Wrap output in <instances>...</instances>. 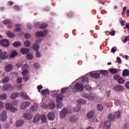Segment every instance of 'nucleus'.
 I'll return each instance as SVG.
<instances>
[{
  "label": "nucleus",
  "instance_id": "f257e3e1",
  "mask_svg": "<svg viewBox=\"0 0 129 129\" xmlns=\"http://www.w3.org/2000/svg\"><path fill=\"white\" fill-rule=\"evenodd\" d=\"M54 96H56V107L57 108H61L63 106L62 100H63V95L60 94L58 95L57 93L54 94Z\"/></svg>",
  "mask_w": 129,
  "mask_h": 129
},
{
  "label": "nucleus",
  "instance_id": "f03ea898",
  "mask_svg": "<svg viewBox=\"0 0 129 129\" xmlns=\"http://www.w3.org/2000/svg\"><path fill=\"white\" fill-rule=\"evenodd\" d=\"M84 89V86L82 84L77 83L74 87L72 88L73 92L76 93L77 91H82Z\"/></svg>",
  "mask_w": 129,
  "mask_h": 129
},
{
  "label": "nucleus",
  "instance_id": "7ed1b4c3",
  "mask_svg": "<svg viewBox=\"0 0 129 129\" xmlns=\"http://www.w3.org/2000/svg\"><path fill=\"white\" fill-rule=\"evenodd\" d=\"M32 49L34 51H36V55L37 58H40L41 57V52L39 51V49H40V45L38 44V43H35L33 45Z\"/></svg>",
  "mask_w": 129,
  "mask_h": 129
},
{
  "label": "nucleus",
  "instance_id": "20e7f679",
  "mask_svg": "<svg viewBox=\"0 0 129 129\" xmlns=\"http://www.w3.org/2000/svg\"><path fill=\"white\" fill-rule=\"evenodd\" d=\"M67 113H68V109L66 108L62 109L59 113V117L60 118H64L66 117Z\"/></svg>",
  "mask_w": 129,
  "mask_h": 129
},
{
  "label": "nucleus",
  "instance_id": "39448f33",
  "mask_svg": "<svg viewBox=\"0 0 129 129\" xmlns=\"http://www.w3.org/2000/svg\"><path fill=\"white\" fill-rule=\"evenodd\" d=\"M6 108L7 110H11L12 112H16V111H18V109L17 108L13 107V105L11 104H6Z\"/></svg>",
  "mask_w": 129,
  "mask_h": 129
},
{
  "label": "nucleus",
  "instance_id": "423d86ee",
  "mask_svg": "<svg viewBox=\"0 0 129 129\" xmlns=\"http://www.w3.org/2000/svg\"><path fill=\"white\" fill-rule=\"evenodd\" d=\"M0 43L2 46H3V47H5L6 48H8V47L10 46V41L8 39L1 40Z\"/></svg>",
  "mask_w": 129,
  "mask_h": 129
},
{
  "label": "nucleus",
  "instance_id": "0eeeda50",
  "mask_svg": "<svg viewBox=\"0 0 129 129\" xmlns=\"http://www.w3.org/2000/svg\"><path fill=\"white\" fill-rule=\"evenodd\" d=\"M8 116H7V112L3 111L1 114V120L2 121H6Z\"/></svg>",
  "mask_w": 129,
  "mask_h": 129
},
{
  "label": "nucleus",
  "instance_id": "6e6552de",
  "mask_svg": "<svg viewBox=\"0 0 129 129\" xmlns=\"http://www.w3.org/2000/svg\"><path fill=\"white\" fill-rule=\"evenodd\" d=\"M113 89L115 91H123V90H124L123 87L120 85H116L114 86Z\"/></svg>",
  "mask_w": 129,
  "mask_h": 129
},
{
  "label": "nucleus",
  "instance_id": "1a4fd4ad",
  "mask_svg": "<svg viewBox=\"0 0 129 129\" xmlns=\"http://www.w3.org/2000/svg\"><path fill=\"white\" fill-rule=\"evenodd\" d=\"M30 104V102H23L20 105V109L22 110L26 109L27 107L29 106Z\"/></svg>",
  "mask_w": 129,
  "mask_h": 129
},
{
  "label": "nucleus",
  "instance_id": "9d476101",
  "mask_svg": "<svg viewBox=\"0 0 129 129\" xmlns=\"http://www.w3.org/2000/svg\"><path fill=\"white\" fill-rule=\"evenodd\" d=\"M13 89V87L11 84H7L3 86L4 90H7V91H11Z\"/></svg>",
  "mask_w": 129,
  "mask_h": 129
},
{
  "label": "nucleus",
  "instance_id": "9b49d317",
  "mask_svg": "<svg viewBox=\"0 0 129 129\" xmlns=\"http://www.w3.org/2000/svg\"><path fill=\"white\" fill-rule=\"evenodd\" d=\"M9 57V53L7 52H3L0 55V58L2 60H5Z\"/></svg>",
  "mask_w": 129,
  "mask_h": 129
},
{
  "label": "nucleus",
  "instance_id": "f8f14e48",
  "mask_svg": "<svg viewBox=\"0 0 129 129\" xmlns=\"http://www.w3.org/2000/svg\"><path fill=\"white\" fill-rule=\"evenodd\" d=\"M47 117L49 120H54V118H55V114L54 113V112H50L48 113Z\"/></svg>",
  "mask_w": 129,
  "mask_h": 129
},
{
  "label": "nucleus",
  "instance_id": "ddd939ff",
  "mask_svg": "<svg viewBox=\"0 0 129 129\" xmlns=\"http://www.w3.org/2000/svg\"><path fill=\"white\" fill-rule=\"evenodd\" d=\"M19 96L21 97H23V98H24L25 100H28V99L30 98V97H29L27 93L23 92L19 93Z\"/></svg>",
  "mask_w": 129,
  "mask_h": 129
},
{
  "label": "nucleus",
  "instance_id": "4468645a",
  "mask_svg": "<svg viewBox=\"0 0 129 129\" xmlns=\"http://www.w3.org/2000/svg\"><path fill=\"white\" fill-rule=\"evenodd\" d=\"M47 33H48L47 31H45L44 32L40 31L36 32L35 35L36 37H43L45 36V35H47L46 34Z\"/></svg>",
  "mask_w": 129,
  "mask_h": 129
},
{
  "label": "nucleus",
  "instance_id": "2eb2a0df",
  "mask_svg": "<svg viewBox=\"0 0 129 129\" xmlns=\"http://www.w3.org/2000/svg\"><path fill=\"white\" fill-rule=\"evenodd\" d=\"M23 117H24L25 119H31V118H33V115L30 113H26L23 115Z\"/></svg>",
  "mask_w": 129,
  "mask_h": 129
},
{
  "label": "nucleus",
  "instance_id": "dca6fc26",
  "mask_svg": "<svg viewBox=\"0 0 129 129\" xmlns=\"http://www.w3.org/2000/svg\"><path fill=\"white\" fill-rule=\"evenodd\" d=\"M55 103H54L53 102H50L49 103H48V105L47 106L48 108H49V109H54V108H55Z\"/></svg>",
  "mask_w": 129,
  "mask_h": 129
},
{
  "label": "nucleus",
  "instance_id": "f3484780",
  "mask_svg": "<svg viewBox=\"0 0 129 129\" xmlns=\"http://www.w3.org/2000/svg\"><path fill=\"white\" fill-rule=\"evenodd\" d=\"M91 76L92 77V78H94V79H97L100 77V75L99 73H95L92 74Z\"/></svg>",
  "mask_w": 129,
  "mask_h": 129
},
{
  "label": "nucleus",
  "instance_id": "a211bd4d",
  "mask_svg": "<svg viewBox=\"0 0 129 129\" xmlns=\"http://www.w3.org/2000/svg\"><path fill=\"white\" fill-rule=\"evenodd\" d=\"M12 69H13V65L11 64H7L5 67V70L7 72H10V71H11V70H12Z\"/></svg>",
  "mask_w": 129,
  "mask_h": 129
},
{
  "label": "nucleus",
  "instance_id": "6ab92c4d",
  "mask_svg": "<svg viewBox=\"0 0 129 129\" xmlns=\"http://www.w3.org/2000/svg\"><path fill=\"white\" fill-rule=\"evenodd\" d=\"M20 52L23 54H28V53L30 52V49L27 48H23L21 49H20Z\"/></svg>",
  "mask_w": 129,
  "mask_h": 129
},
{
  "label": "nucleus",
  "instance_id": "aec40b11",
  "mask_svg": "<svg viewBox=\"0 0 129 129\" xmlns=\"http://www.w3.org/2000/svg\"><path fill=\"white\" fill-rule=\"evenodd\" d=\"M110 125H111V124L110 123V122L109 121H105L104 126L106 129L110 128Z\"/></svg>",
  "mask_w": 129,
  "mask_h": 129
},
{
  "label": "nucleus",
  "instance_id": "412c9836",
  "mask_svg": "<svg viewBox=\"0 0 129 129\" xmlns=\"http://www.w3.org/2000/svg\"><path fill=\"white\" fill-rule=\"evenodd\" d=\"M41 93L43 96H46L49 94V93H50V91L48 89H45L42 90Z\"/></svg>",
  "mask_w": 129,
  "mask_h": 129
},
{
  "label": "nucleus",
  "instance_id": "4be33fe9",
  "mask_svg": "<svg viewBox=\"0 0 129 129\" xmlns=\"http://www.w3.org/2000/svg\"><path fill=\"white\" fill-rule=\"evenodd\" d=\"M40 119H41V115H40L39 114H36L34 116L33 121H34V122H37L39 121V120H40Z\"/></svg>",
  "mask_w": 129,
  "mask_h": 129
},
{
  "label": "nucleus",
  "instance_id": "5701e85b",
  "mask_svg": "<svg viewBox=\"0 0 129 129\" xmlns=\"http://www.w3.org/2000/svg\"><path fill=\"white\" fill-rule=\"evenodd\" d=\"M19 95H20L18 93H14L11 96V99H16L17 97H19Z\"/></svg>",
  "mask_w": 129,
  "mask_h": 129
},
{
  "label": "nucleus",
  "instance_id": "b1692460",
  "mask_svg": "<svg viewBox=\"0 0 129 129\" xmlns=\"http://www.w3.org/2000/svg\"><path fill=\"white\" fill-rule=\"evenodd\" d=\"M94 115V111H90L87 115L88 118H92Z\"/></svg>",
  "mask_w": 129,
  "mask_h": 129
},
{
  "label": "nucleus",
  "instance_id": "393cba45",
  "mask_svg": "<svg viewBox=\"0 0 129 129\" xmlns=\"http://www.w3.org/2000/svg\"><path fill=\"white\" fill-rule=\"evenodd\" d=\"M108 71L111 73V74H116L117 73V69L111 68L109 69Z\"/></svg>",
  "mask_w": 129,
  "mask_h": 129
},
{
  "label": "nucleus",
  "instance_id": "a878e982",
  "mask_svg": "<svg viewBox=\"0 0 129 129\" xmlns=\"http://www.w3.org/2000/svg\"><path fill=\"white\" fill-rule=\"evenodd\" d=\"M21 42L19 41H16L13 44V47H15V48H19L21 47Z\"/></svg>",
  "mask_w": 129,
  "mask_h": 129
},
{
  "label": "nucleus",
  "instance_id": "bb28decb",
  "mask_svg": "<svg viewBox=\"0 0 129 129\" xmlns=\"http://www.w3.org/2000/svg\"><path fill=\"white\" fill-rule=\"evenodd\" d=\"M17 55H18V53H17L16 50L12 51V52L10 55V58H15V57H16Z\"/></svg>",
  "mask_w": 129,
  "mask_h": 129
},
{
  "label": "nucleus",
  "instance_id": "cd10ccee",
  "mask_svg": "<svg viewBox=\"0 0 129 129\" xmlns=\"http://www.w3.org/2000/svg\"><path fill=\"white\" fill-rule=\"evenodd\" d=\"M24 120H18L16 124V126H21L22 125H23V124H24Z\"/></svg>",
  "mask_w": 129,
  "mask_h": 129
},
{
  "label": "nucleus",
  "instance_id": "c85d7f7f",
  "mask_svg": "<svg viewBox=\"0 0 129 129\" xmlns=\"http://www.w3.org/2000/svg\"><path fill=\"white\" fill-rule=\"evenodd\" d=\"M100 73H101L102 75H104V76H106V75H108V71L106 70H101Z\"/></svg>",
  "mask_w": 129,
  "mask_h": 129
},
{
  "label": "nucleus",
  "instance_id": "c756f323",
  "mask_svg": "<svg viewBox=\"0 0 129 129\" xmlns=\"http://www.w3.org/2000/svg\"><path fill=\"white\" fill-rule=\"evenodd\" d=\"M6 35L9 37V38H14V37H15V34L11 32V31H8L6 33Z\"/></svg>",
  "mask_w": 129,
  "mask_h": 129
},
{
  "label": "nucleus",
  "instance_id": "7c9ffc66",
  "mask_svg": "<svg viewBox=\"0 0 129 129\" xmlns=\"http://www.w3.org/2000/svg\"><path fill=\"white\" fill-rule=\"evenodd\" d=\"M108 118L109 121H113V120H114V116L111 114H109L108 116Z\"/></svg>",
  "mask_w": 129,
  "mask_h": 129
},
{
  "label": "nucleus",
  "instance_id": "2f4dec72",
  "mask_svg": "<svg viewBox=\"0 0 129 129\" xmlns=\"http://www.w3.org/2000/svg\"><path fill=\"white\" fill-rule=\"evenodd\" d=\"M114 117H115L116 118H119V117H120V111H117L115 113Z\"/></svg>",
  "mask_w": 129,
  "mask_h": 129
},
{
  "label": "nucleus",
  "instance_id": "473e14b6",
  "mask_svg": "<svg viewBox=\"0 0 129 129\" xmlns=\"http://www.w3.org/2000/svg\"><path fill=\"white\" fill-rule=\"evenodd\" d=\"M97 110H98V111H102L103 110V106L102 105L99 104L97 106Z\"/></svg>",
  "mask_w": 129,
  "mask_h": 129
},
{
  "label": "nucleus",
  "instance_id": "72a5a7b5",
  "mask_svg": "<svg viewBox=\"0 0 129 129\" xmlns=\"http://www.w3.org/2000/svg\"><path fill=\"white\" fill-rule=\"evenodd\" d=\"M48 27V25L46 23H42L40 25L39 28L40 29H45Z\"/></svg>",
  "mask_w": 129,
  "mask_h": 129
},
{
  "label": "nucleus",
  "instance_id": "f704fd0d",
  "mask_svg": "<svg viewBox=\"0 0 129 129\" xmlns=\"http://www.w3.org/2000/svg\"><path fill=\"white\" fill-rule=\"evenodd\" d=\"M123 76H129V71L127 70H125L123 71Z\"/></svg>",
  "mask_w": 129,
  "mask_h": 129
},
{
  "label": "nucleus",
  "instance_id": "c9c22d12",
  "mask_svg": "<svg viewBox=\"0 0 129 129\" xmlns=\"http://www.w3.org/2000/svg\"><path fill=\"white\" fill-rule=\"evenodd\" d=\"M41 120L43 122H46L47 121V117L45 115H42L41 116Z\"/></svg>",
  "mask_w": 129,
  "mask_h": 129
},
{
  "label": "nucleus",
  "instance_id": "e433bc0d",
  "mask_svg": "<svg viewBox=\"0 0 129 129\" xmlns=\"http://www.w3.org/2000/svg\"><path fill=\"white\" fill-rule=\"evenodd\" d=\"M0 99H1L2 100H5V99H7V94H2L0 96Z\"/></svg>",
  "mask_w": 129,
  "mask_h": 129
},
{
  "label": "nucleus",
  "instance_id": "4c0bfd02",
  "mask_svg": "<svg viewBox=\"0 0 129 129\" xmlns=\"http://www.w3.org/2000/svg\"><path fill=\"white\" fill-rule=\"evenodd\" d=\"M31 110L32 111H37L38 110V106L37 105H33L31 107Z\"/></svg>",
  "mask_w": 129,
  "mask_h": 129
},
{
  "label": "nucleus",
  "instance_id": "58836bf2",
  "mask_svg": "<svg viewBox=\"0 0 129 129\" xmlns=\"http://www.w3.org/2000/svg\"><path fill=\"white\" fill-rule=\"evenodd\" d=\"M4 25H8V24H12V21L11 20H5L3 21Z\"/></svg>",
  "mask_w": 129,
  "mask_h": 129
},
{
  "label": "nucleus",
  "instance_id": "ea45409f",
  "mask_svg": "<svg viewBox=\"0 0 129 129\" xmlns=\"http://www.w3.org/2000/svg\"><path fill=\"white\" fill-rule=\"evenodd\" d=\"M118 82L119 83V84H122L123 83H124V79L123 78H119Z\"/></svg>",
  "mask_w": 129,
  "mask_h": 129
},
{
  "label": "nucleus",
  "instance_id": "a19ab883",
  "mask_svg": "<svg viewBox=\"0 0 129 129\" xmlns=\"http://www.w3.org/2000/svg\"><path fill=\"white\" fill-rule=\"evenodd\" d=\"M26 57L29 60H33L34 59V56L31 53H29Z\"/></svg>",
  "mask_w": 129,
  "mask_h": 129
},
{
  "label": "nucleus",
  "instance_id": "79ce46f5",
  "mask_svg": "<svg viewBox=\"0 0 129 129\" xmlns=\"http://www.w3.org/2000/svg\"><path fill=\"white\" fill-rule=\"evenodd\" d=\"M33 68L35 69H39V68H40V64L38 62H35L33 65Z\"/></svg>",
  "mask_w": 129,
  "mask_h": 129
},
{
  "label": "nucleus",
  "instance_id": "37998d69",
  "mask_svg": "<svg viewBox=\"0 0 129 129\" xmlns=\"http://www.w3.org/2000/svg\"><path fill=\"white\" fill-rule=\"evenodd\" d=\"M88 80H89V78H88V77H85L82 79V82L84 83L85 82H87Z\"/></svg>",
  "mask_w": 129,
  "mask_h": 129
},
{
  "label": "nucleus",
  "instance_id": "c03bdc74",
  "mask_svg": "<svg viewBox=\"0 0 129 129\" xmlns=\"http://www.w3.org/2000/svg\"><path fill=\"white\" fill-rule=\"evenodd\" d=\"M24 45L25 47H30L31 46V42L27 40L24 42Z\"/></svg>",
  "mask_w": 129,
  "mask_h": 129
},
{
  "label": "nucleus",
  "instance_id": "a18cd8bd",
  "mask_svg": "<svg viewBox=\"0 0 129 129\" xmlns=\"http://www.w3.org/2000/svg\"><path fill=\"white\" fill-rule=\"evenodd\" d=\"M10 81V78L9 77H6L3 79L2 82L3 83H6L7 82H9Z\"/></svg>",
  "mask_w": 129,
  "mask_h": 129
},
{
  "label": "nucleus",
  "instance_id": "49530a36",
  "mask_svg": "<svg viewBox=\"0 0 129 129\" xmlns=\"http://www.w3.org/2000/svg\"><path fill=\"white\" fill-rule=\"evenodd\" d=\"M67 16L69 18H73V17H74V14H73V12H70L68 13Z\"/></svg>",
  "mask_w": 129,
  "mask_h": 129
},
{
  "label": "nucleus",
  "instance_id": "de8ad7c7",
  "mask_svg": "<svg viewBox=\"0 0 129 129\" xmlns=\"http://www.w3.org/2000/svg\"><path fill=\"white\" fill-rule=\"evenodd\" d=\"M120 78V76L118 75H115L113 76V79H114V80H117V81H118V80Z\"/></svg>",
  "mask_w": 129,
  "mask_h": 129
},
{
  "label": "nucleus",
  "instance_id": "09e8293b",
  "mask_svg": "<svg viewBox=\"0 0 129 129\" xmlns=\"http://www.w3.org/2000/svg\"><path fill=\"white\" fill-rule=\"evenodd\" d=\"M22 81H23V78L21 77H19L17 78V82L18 84H20V83H22Z\"/></svg>",
  "mask_w": 129,
  "mask_h": 129
},
{
  "label": "nucleus",
  "instance_id": "8fccbe9b",
  "mask_svg": "<svg viewBox=\"0 0 129 129\" xmlns=\"http://www.w3.org/2000/svg\"><path fill=\"white\" fill-rule=\"evenodd\" d=\"M79 103H80V104H86V101H85V100L81 99V100L79 101Z\"/></svg>",
  "mask_w": 129,
  "mask_h": 129
},
{
  "label": "nucleus",
  "instance_id": "3c124183",
  "mask_svg": "<svg viewBox=\"0 0 129 129\" xmlns=\"http://www.w3.org/2000/svg\"><path fill=\"white\" fill-rule=\"evenodd\" d=\"M85 89H87V90H91L92 89V88L89 85H86L85 86Z\"/></svg>",
  "mask_w": 129,
  "mask_h": 129
},
{
  "label": "nucleus",
  "instance_id": "603ef678",
  "mask_svg": "<svg viewBox=\"0 0 129 129\" xmlns=\"http://www.w3.org/2000/svg\"><path fill=\"white\" fill-rule=\"evenodd\" d=\"M29 73V71L27 70H23V72H22V75H27Z\"/></svg>",
  "mask_w": 129,
  "mask_h": 129
},
{
  "label": "nucleus",
  "instance_id": "864d4df0",
  "mask_svg": "<svg viewBox=\"0 0 129 129\" xmlns=\"http://www.w3.org/2000/svg\"><path fill=\"white\" fill-rule=\"evenodd\" d=\"M82 97H84V98H86L87 99H88L89 97V95L87 94H83L82 95Z\"/></svg>",
  "mask_w": 129,
  "mask_h": 129
},
{
  "label": "nucleus",
  "instance_id": "5fc2aeb1",
  "mask_svg": "<svg viewBox=\"0 0 129 129\" xmlns=\"http://www.w3.org/2000/svg\"><path fill=\"white\" fill-rule=\"evenodd\" d=\"M123 129H129V124L127 123H125L122 126Z\"/></svg>",
  "mask_w": 129,
  "mask_h": 129
},
{
  "label": "nucleus",
  "instance_id": "6e6d98bb",
  "mask_svg": "<svg viewBox=\"0 0 129 129\" xmlns=\"http://www.w3.org/2000/svg\"><path fill=\"white\" fill-rule=\"evenodd\" d=\"M29 69V67L27 64H25L23 67V70H28Z\"/></svg>",
  "mask_w": 129,
  "mask_h": 129
},
{
  "label": "nucleus",
  "instance_id": "4d7b16f0",
  "mask_svg": "<svg viewBox=\"0 0 129 129\" xmlns=\"http://www.w3.org/2000/svg\"><path fill=\"white\" fill-rule=\"evenodd\" d=\"M70 121L73 122L76 121V119L74 117H70Z\"/></svg>",
  "mask_w": 129,
  "mask_h": 129
},
{
  "label": "nucleus",
  "instance_id": "13d9d810",
  "mask_svg": "<svg viewBox=\"0 0 129 129\" xmlns=\"http://www.w3.org/2000/svg\"><path fill=\"white\" fill-rule=\"evenodd\" d=\"M127 41H129V35L125 37L124 40L123 41V43H126Z\"/></svg>",
  "mask_w": 129,
  "mask_h": 129
},
{
  "label": "nucleus",
  "instance_id": "bf43d9fd",
  "mask_svg": "<svg viewBox=\"0 0 129 129\" xmlns=\"http://www.w3.org/2000/svg\"><path fill=\"white\" fill-rule=\"evenodd\" d=\"M14 9L15 11H20L21 10V8L19 7V6H14Z\"/></svg>",
  "mask_w": 129,
  "mask_h": 129
},
{
  "label": "nucleus",
  "instance_id": "052dcab7",
  "mask_svg": "<svg viewBox=\"0 0 129 129\" xmlns=\"http://www.w3.org/2000/svg\"><path fill=\"white\" fill-rule=\"evenodd\" d=\"M119 22H120V24H121V26H123L125 25V24H124V21L122 20L121 19V20H120Z\"/></svg>",
  "mask_w": 129,
  "mask_h": 129
},
{
  "label": "nucleus",
  "instance_id": "680f3d73",
  "mask_svg": "<svg viewBox=\"0 0 129 129\" xmlns=\"http://www.w3.org/2000/svg\"><path fill=\"white\" fill-rule=\"evenodd\" d=\"M61 92H62V93H65V92H67V88L61 89Z\"/></svg>",
  "mask_w": 129,
  "mask_h": 129
},
{
  "label": "nucleus",
  "instance_id": "e2e57ef3",
  "mask_svg": "<svg viewBox=\"0 0 129 129\" xmlns=\"http://www.w3.org/2000/svg\"><path fill=\"white\" fill-rule=\"evenodd\" d=\"M4 102L0 101V109H2L4 107Z\"/></svg>",
  "mask_w": 129,
  "mask_h": 129
},
{
  "label": "nucleus",
  "instance_id": "0e129e2a",
  "mask_svg": "<svg viewBox=\"0 0 129 129\" xmlns=\"http://www.w3.org/2000/svg\"><path fill=\"white\" fill-rule=\"evenodd\" d=\"M23 80H24V81H27V80H29V76H25L23 77Z\"/></svg>",
  "mask_w": 129,
  "mask_h": 129
},
{
  "label": "nucleus",
  "instance_id": "69168bd1",
  "mask_svg": "<svg viewBox=\"0 0 129 129\" xmlns=\"http://www.w3.org/2000/svg\"><path fill=\"white\" fill-rule=\"evenodd\" d=\"M117 62L119 63V64H121V59H120V57H118L117 58Z\"/></svg>",
  "mask_w": 129,
  "mask_h": 129
},
{
  "label": "nucleus",
  "instance_id": "338daca9",
  "mask_svg": "<svg viewBox=\"0 0 129 129\" xmlns=\"http://www.w3.org/2000/svg\"><path fill=\"white\" fill-rule=\"evenodd\" d=\"M109 34L111 35V36H114V35H115V31L113 30L112 31L109 32Z\"/></svg>",
  "mask_w": 129,
  "mask_h": 129
},
{
  "label": "nucleus",
  "instance_id": "774afa93",
  "mask_svg": "<svg viewBox=\"0 0 129 129\" xmlns=\"http://www.w3.org/2000/svg\"><path fill=\"white\" fill-rule=\"evenodd\" d=\"M125 87L129 89V81L127 82L125 85Z\"/></svg>",
  "mask_w": 129,
  "mask_h": 129
}]
</instances>
